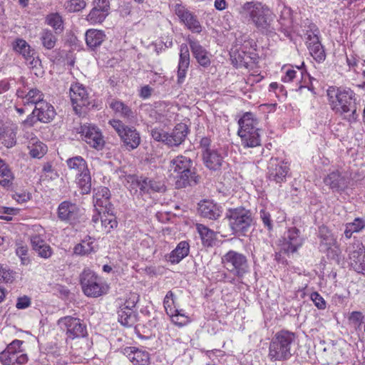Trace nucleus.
I'll return each instance as SVG.
<instances>
[{
	"label": "nucleus",
	"instance_id": "29",
	"mask_svg": "<svg viewBox=\"0 0 365 365\" xmlns=\"http://www.w3.org/2000/svg\"><path fill=\"white\" fill-rule=\"evenodd\" d=\"M322 245H324L327 250V255L331 259H337L341 254V250L336 244L335 239L331 235H322Z\"/></svg>",
	"mask_w": 365,
	"mask_h": 365
},
{
	"label": "nucleus",
	"instance_id": "45",
	"mask_svg": "<svg viewBox=\"0 0 365 365\" xmlns=\"http://www.w3.org/2000/svg\"><path fill=\"white\" fill-rule=\"evenodd\" d=\"M36 112H37L36 114H48L54 112V108L52 105L41 99L35 105V108L31 114H36Z\"/></svg>",
	"mask_w": 365,
	"mask_h": 365
},
{
	"label": "nucleus",
	"instance_id": "11",
	"mask_svg": "<svg viewBox=\"0 0 365 365\" xmlns=\"http://www.w3.org/2000/svg\"><path fill=\"white\" fill-rule=\"evenodd\" d=\"M81 284L88 297H98L105 293L99 278L91 270H84L81 275Z\"/></svg>",
	"mask_w": 365,
	"mask_h": 365
},
{
	"label": "nucleus",
	"instance_id": "54",
	"mask_svg": "<svg viewBox=\"0 0 365 365\" xmlns=\"http://www.w3.org/2000/svg\"><path fill=\"white\" fill-rule=\"evenodd\" d=\"M319 32L317 29L314 31H307V44L308 48H309V46H314V45L321 43L319 38Z\"/></svg>",
	"mask_w": 365,
	"mask_h": 365
},
{
	"label": "nucleus",
	"instance_id": "51",
	"mask_svg": "<svg viewBox=\"0 0 365 365\" xmlns=\"http://www.w3.org/2000/svg\"><path fill=\"white\" fill-rule=\"evenodd\" d=\"M150 133L153 138L158 142H163L165 144V138L167 137V133L164 132L162 129L158 127H153V125H150Z\"/></svg>",
	"mask_w": 365,
	"mask_h": 365
},
{
	"label": "nucleus",
	"instance_id": "39",
	"mask_svg": "<svg viewBox=\"0 0 365 365\" xmlns=\"http://www.w3.org/2000/svg\"><path fill=\"white\" fill-rule=\"evenodd\" d=\"M16 254L20 258L22 265H28L31 263L29 256V247L22 242H16Z\"/></svg>",
	"mask_w": 365,
	"mask_h": 365
},
{
	"label": "nucleus",
	"instance_id": "1",
	"mask_svg": "<svg viewBox=\"0 0 365 365\" xmlns=\"http://www.w3.org/2000/svg\"><path fill=\"white\" fill-rule=\"evenodd\" d=\"M238 12L242 19L251 21L262 34L272 35L275 34L277 31H281L286 36H289V26L282 22V19L275 21L274 13L261 2H245L239 8Z\"/></svg>",
	"mask_w": 365,
	"mask_h": 365
},
{
	"label": "nucleus",
	"instance_id": "43",
	"mask_svg": "<svg viewBox=\"0 0 365 365\" xmlns=\"http://www.w3.org/2000/svg\"><path fill=\"white\" fill-rule=\"evenodd\" d=\"M311 56L317 61L322 62L324 61L326 54L324 49L321 43H319L314 46H309L308 48Z\"/></svg>",
	"mask_w": 365,
	"mask_h": 365
},
{
	"label": "nucleus",
	"instance_id": "57",
	"mask_svg": "<svg viewBox=\"0 0 365 365\" xmlns=\"http://www.w3.org/2000/svg\"><path fill=\"white\" fill-rule=\"evenodd\" d=\"M311 298L317 308L320 309L326 308V302L324 299L317 292L312 293Z\"/></svg>",
	"mask_w": 365,
	"mask_h": 365
},
{
	"label": "nucleus",
	"instance_id": "17",
	"mask_svg": "<svg viewBox=\"0 0 365 365\" xmlns=\"http://www.w3.org/2000/svg\"><path fill=\"white\" fill-rule=\"evenodd\" d=\"M303 238L300 236L299 230L296 227H291L287 230L283 243V250L287 253H294L302 245Z\"/></svg>",
	"mask_w": 365,
	"mask_h": 365
},
{
	"label": "nucleus",
	"instance_id": "63",
	"mask_svg": "<svg viewBox=\"0 0 365 365\" xmlns=\"http://www.w3.org/2000/svg\"><path fill=\"white\" fill-rule=\"evenodd\" d=\"M363 315L360 312H352L349 317V320L354 324H361L363 321Z\"/></svg>",
	"mask_w": 365,
	"mask_h": 365
},
{
	"label": "nucleus",
	"instance_id": "12",
	"mask_svg": "<svg viewBox=\"0 0 365 365\" xmlns=\"http://www.w3.org/2000/svg\"><path fill=\"white\" fill-rule=\"evenodd\" d=\"M58 323L66 329L67 336L71 339L84 337L87 334L85 324L78 318L66 316L59 319Z\"/></svg>",
	"mask_w": 365,
	"mask_h": 365
},
{
	"label": "nucleus",
	"instance_id": "35",
	"mask_svg": "<svg viewBox=\"0 0 365 365\" xmlns=\"http://www.w3.org/2000/svg\"><path fill=\"white\" fill-rule=\"evenodd\" d=\"M320 345L323 351L327 354V356L330 359H336L342 355L341 349L339 344L334 342L326 344L325 341H321Z\"/></svg>",
	"mask_w": 365,
	"mask_h": 365
},
{
	"label": "nucleus",
	"instance_id": "4",
	"mask_svg": "<svg viewBox=\"0 0 365 365\" xmlns=\"http://www.w3.org/2000/svg\"><path fill=\"white\" fill-rule=\"evenodd\" d=\"M327 96L331 108L335 113L342 114L351 112V114L356 113L354 93L351 89L341 90L331 87L327 90Z\"/></svg>",
	"mask_w": 365,
	"mask_h": 365
},
{
	"label": "nucleus",
	"instance_id": "7",
	"mask_svg": "<svg viewBox=\"0 0 365 365\" xmlns=\"http://www.w3.org/2000/svg\"><path fill=\"white\" fill-rule=\"evenodd\" d=\"M229 225L235 232H244L247 230L252 222V217L250 210L242 207L229 209L226 213Z\"/></svg>",
	"mask_w": 365,
	"mask_h": 365
},
{
	"label": "nucleus",
	"instance_id": "32",
	"mask_svg": "<svg viewBox=\"0 0 365 365\" xmlns=\"http://www.w3.org/2000/svg\"><path fill=\"white\" fill-rule=\"evenodd\" d=\"M14 176L9 165L0 159V185L9 187L12 185Z\"/></svg>",
	"mask_w": 365,
	"mask_h": 365
},
{
	"label": "nucleus",
	"instance_id": "60",
	"mask_svg": "<svg viewBox=\"0 0 365 365\" xmlns=\"http://www.w3.org/2000/svg\"><path fill=\"white\" fill-rule=\"evenodd\" d=\"M351 230L355 232L361 231L365 227V222L361 218H356L353 222L348 223Z\"/></svg>",
	"mask_w": 365,
	"mask_h": 365
},
{
	"label": "nucleus",
	"instance_id": "52",
	"mask_svg": "<svg viewBox=\"0 0 365 365\" xmlns=\"http://www.w3.org/2000/svg\"><path fill=\"white\" fill-rule=\"evenodd\" d=\"M110 107L115 113H120V114H128L130 109L123 102L118 101H113L110 103Z\"/></svg>",
	"mask_w": 365,
	"mask_h": 365
},
{
	"label": "nucleus",
	"instance_id": "25",
	"mask_svg": "<svg viewBox=\"0 0 365 365\" xmlns=\"http://www.w3.org/2000/svg\"><path fill=\"white\" fill-rule=\"evenodd\" d=\"M198 212L202 217L210 220L217 219L221 212L218 206L209 200H204L198 204Z\"/></svg>",
	"mask_w": 365,
	"mask_h": 365
},
{
	"label": "nucleus",
	"instance_id": "62",
	"mask_svg": "<svg viewBox=\"0 0 365 365\" xmlns=\"http://www.w3.org/2000/svg\"><path fill=\"white\" fill-rule=\"evenodd\" d=\"M30 304V298L27 296H24L22 297L18 298L16 307L17 309H21L29 307Z\"/></svg>",
	"mask_w": 365,
	"mask_h": 365
},
{
	"label": "nucleus",
	"instance_id": "8",
	"mask_svg": "<svg viewBox=\"0 0 365 365\" xmlns=\"http://www.w3.org/2000/svg\"><path fill=\"white\" fill-rule=\"evenodd\" d=\"M70 97L73 110L76 114L87 113L89 111L90 106H94L89 100L86 88L79 83L71 85Z\"/></svg>",
	"mask_w": 365,
	"mask_h": 365
},
{
	"label": "nucleus",
	"instance_id": "6",
	"mask_svg": "<svg viewBox=\"0 0 365 365\" xmlns=\"http://www.w3.org/2000/svg\"><path fill=\"white\" fill-rule=\"evenodd\" d=\"M224 267L238 278H242L248 272L249 265L246 256L234 250H230L222 257Z\"/></svg>",
	"mask_w": 365,
	"mask_h": 365
},
{
	"label": "nucleus",
	"instance_id": "26",
	"mask_svg": "<svg viewBox=\"0 0 365 365\" xmlns=\"http://www.w3.org/2000/svg\"><path fill=\"white\" fill-rule=\"evenodd\" d=\"M190 64L189 50L185 44L180 46V60L178 71V83H182L186 76V71Z\"/></svg>",
	"mask_w": 365,
	"mask_h": 365
},
{
	"label": "nucleus",
	"instance_id": "56",
	"mask_svg": "<svg viewBox=\"0 0 365 365\" xmlns=\"http://www.w3.org/2000/svg\"><path fill=\"white\" fill-rule=\"evenodd\" d=\"M93 9H99L103 11H110V2L108 0H93Z\"/></svg>",
	"mask_w": 365,
	"mask_h": 365
},
{
	"label": "nucleus",
	"instance_id": "2",
	"mask_svg": "<svg viewBox=\"0 0 365 365\" xmlns=\"http://www.w3.org/2000/svg\"><path fill=\"white\" fill-rule=\"evenodd\" d=\"M192 166V162L190 158L184 155H178L170 161V176L175 180L176 188L195 185L198 182L199 176L191 170Z\"/></svg>",
	"mask_w": 365,
	"mask_h": 365
},
{
	"label": "nucleus",
	"instance_id": "61",
	"mask_svg": "<svg viewBox=\"0 0 365 365\" xmlns=\"http://www.w3.org/2000/svg\"><path fill=\"white\" fill-rule=\"evenodd\" d=\"M36 252L41 257L46 259L49 258L53 253L52 249L47 243L43 245V246H42L41 249L38 250Z\"/></svg>",
	"mask_w": 365,
	"mask_h": 365
},
{
	"label": "nucleus",
	"instance_id": "40",
	"mask_svg": "<svg viewBox=\"0 0 365 365\" xmlns=\"http://www.w3.org/2000/svg\"><path fill=\"white\" fill-rule=\"evenodd\" d=\"M78 175L79 176L78 183L82 190V192H89L91 187V178L88 169L79 173Z\"/></svg>",
	"mask_w": 365,
	"mask_h": 365
},
{
	"label": "nucleus",
	"instance_id": "49",
	"mask_svg": "<svg viewBox=\"0 0 365 365\" xmlns=\"http://www.w3.org/2000/svg\"><path fill=\"white\" fill-rule=\"evenodd\" d=\"M173 293L172 291H169L165 297L163 304L166 313L168 315H172L173 312H177V309L173 307L174 304Z\"/></svg>",
	"mask_w": 365,
	"mask_h": 365
},
{
	"label": "nucleus",
	"instance_id": "31",
	"mask_svg": "<svg viewBox=\"0 0 365 365\" xmlns=\"http://www.w3.org/2000/svg\"><path fill=\"white\" fill-rule=\"evenodd\" d=\"M349 259L352 266H357L359 264L363 268L365 264V253L363 248L360 247L359 245L355 247L352 245L349 247Z\"/></svg>",
	"mask_w": 365,
	"mask_h": 365
},
{
	"label": "nucleus",
	"instance_id": "15",
	"mask_svg": "<svg viewBox=\"0 0 365 365\" xmlns=\"http://www.w3.org/2000/svg\"><path fill=\"white\" fill-rule=\"evenodd\" d=\"M175 13L185 25V26L193 33H200L202 26L196 15L187 9L181 4H176Z\"/></svg>",
	"mask_w": 365,
	"mask_h": 365
},
{
	"label": "nucleus",
	"instance_id": "23",
	"mask_svg": "<svg viewBox=\"0 0 365 365\" xmlns=\"http://www.w3.org/2000/svg\"><path fill=\"white\" fill-rule=\"evenodd\" d=\"M189 45L192 55L196 58L197 63L203 67L209 66L211 62L209 53L206 49L198 41L195 40H189Z\"/></svg>",
	"mask_w": 365,
	"mask_h": 365
},
{
	"label": "nucleus",
	"instance_id": "24",
	"mask_svg": "<svg viewBox=\"0 0 365 365\" xmlns=\"http://www.w3.org/2000/svg\"><path fill=\"white\" fill-rule=\"evenodd\" d=\"M125 354L133 365H149L150 355L147 351H141L135 347H127Z\"/></svg>",
	"mask_w": 365,
	"mask_h": 365
},
{
	"label": "nucleus",
	"instance_id": "42",
	"mask_svg": "<svg viewBox=\"0 0 365 365\" xmlns=\"http://www.w3.org/2000/svg\"><path fill=\"white\" fill-rule=\"evenodd\" d=\"M93 244V241L91 240V237L88 240H84L81 243L75 246L74 253L81 255H88L94 250Z\"/></svg>",
	"mask_w": 365,
	"mask_h": 365
},
{
	"label": "nucleus",
	"instance_id": "46",
	"mask_svg": "<svg viewBox=\"0 0 365 365\" xmlns=\"http://www.w3.org/2000/svg\"><path fill=\"white\" fill-rule=\"evenodd\" d=\"M66 9L69 12H78L86 6V0H69L65 4Z\"/></svg>",
	"mask_w": 365,
	"mask_h": 365
},
{
	"label": "nucleus",
	"instance_id": "19",
	"mask_svg": "<svg viewBox=\"0 0 365 365\" xmlns=\"http://www.w3.org/2000/svg\"><path fill=\"white\" fill-rule=\"evenodd\" d=\"M110 197V193L108 187H100L97 189L93 196L96 212H98V210H101L102 212L112 210Z\"/></svg>",
	"mask_w": 365,
	"mask_h": 365
},
{
	"label": "nucleus",
	"instance_id": "13",
	"mask_svg": "<svg viewBox=\"0 0 365 365\" xmlns=\"http://www.w3.org/2000/svg\"><path fill=\"white\" fill-rule=\"evenodd\" d=\"M111 212L112 210L102 212L98 210V212L93 215L91 222L97 230L108 233L117 227L116 217Z\"/></svg>",
	"mask_w": 365,
	"mask_h": 365
},
{
	"label": "nucleus",
	"instance_id": "59",
	"mask_svg": "<svg viewBox=\"0 0 365 365\" xmlns=\"http://www.w3.org/2000/svg\"><path fill=\"white\" fill-rule=\"evenodd\" d=\"M148 183H149L150 191L164 192L165 190L164 184L160 181H155L150 179V181H148Z\"/></svg>",
	"mask_w": 365,
	"mask_h": 365
},
{
	"label": "nucleus",
	"instance_id": "50",
	"mask_svg": "<svg viewBox=\"0 0 365 365\" xmlns=\"http://www.w3.org/2000/svg\"><path fill=\"white\" fill-rule=\"evenodd\" d=\"M169 316L170 317L172 322L179 327L186 325L190 322L189 317L183 314H180L178 309L177 312H173V314Z\"/></svg>",
	"mask_w": 365,
	"mask_h": 365
},
{
	"label": "nucleus",
	"instance_id": "21",
	"mask_svg": "<svg viewBox=\"0 0 365 365\" xmlns=\"http://www.w3.org/2000/svg\"><path fill=\"white\" fill-rule=\"evenodd\" d=\"M188 128L185 123H178L175 125L173 132L169 134L167 133L165 144L169 146H178L180 145L187 136Z\"/></svg>",
	"mask_w": 365,
	"mask_h": 365
},
{
	"label": "nucleus",
	"instance_id": "5",
	"mask_svg": "<svg viewBox=\"0 0 365 365\" xmlns=\"http://www.w3.org/2000/svg\"><path fill=\"white\" fill-rule=\"evenodd\" d=\"M240 129L238 135L241 138L242 145L245 148H254L260 145L259 129L257 119L253 115H242L238 121Z\"/></svg>",
	"mask_w": 365,
	"mask_h": 365
},
{
	"label": "nucleus",
	"instance_id": "38",
	"mask_svg": "<svg viewBox=\"0 0 365 365\" xmlns=\"http://www.w3.org/2000/svg\"><path fill=\"white\" fill-rule=\"evenodd\" d=\"M118 320L124 326H132L135 317L133 310L120 307L118 311Z\"/></svg>",
	"mask_w": 365,
	"mask_h": 365
},
{
	"label": "nucleus",
	"instance_id": "3",
	"mask_svg": "<svg viewBox=\"0 0 365 365\" xmlns=\"http://www.w3.org/2000/svg\"><path fill=\"white\" fill-rule=\"evenodd\" d=\"M296 336L293 332L282 330L277 332L269 346V357L271 361H284L292 356L291 346Z\"/></svg>",
	"mask_w": 365,
	"mask_h": 365
},
{
	"label": "nucleus",
	"instance_id": "64",
	"mask_svg": "<svg viewBox=\"0 0 365 365\" xmlns=\"http://www.w3.org/2000/svg\"><path fill=\"white\" fill-rule=\"evenodd\" d=\"M297 72L292 69H288L286 71L285 76L282 78L284 83H289L297 77Z\"/></svg>",
	"mask_w": 365,
	"mask_h": 365
},
{
	"label": "nucleus",
	"instance_id": "58",
	"mask_svg": "<svg viewBox=\"0 0 365 365\" xmlns=\"http://www.w3.org/2000/svg\"><path fill=\"white\" fill-rule=\"evenodd\" d=\"M30 241H31V244L33 250H35L36 252L38 250L41 249V247L43 246V245H45L46 243L38 235L31 236Z\"/></svg>",
	"mask_w": 365,
	"mask_h": 365
},
{
	"label": "nucleus",
	"instance_id": "9",
	"mask_svg": "<svg viewBox=\"0 0 365 365\" xmlns=\"http://www.w3.org/2000/svg\"><path fill=\"white\" fill-rule=\"evenodd\" d=\"M23 341L15 339L6 348L0 353V362L3 365H22L28 361L26 354H21V346Z\"/></svg>",
	"mask_w": 365,
	"mask_h": 365
},
{
	"label": "nucleus",
	"instance_id": "34",
	"mask_svg": "<svg viewBox=\"0 0 365 365\" xmlns=\"http://www.w3.org/2000/svg\"><path fill=\"white\" fill-rule=\"evenodd\" d=\"M196 228L202 240L203 244L207 246L212 245V243L215 239L216 233L213 230L209 229L207 227L202 224H197Z\"/></svg>",
	"mask_w": 365,
	"mask_h": 365
},
{
	"label": "nucleus",
	"instance_id": "47",
	"mask_svg": "<svg viewBox=\"0 0 365 365\" xmlns=\"http://www.w3.org/2000/svg\"><path fill=\"white\" fill-rule=\"evenodd\" d=\"M43 94L42 93L36 89L33 88L31 89L26 95H25V101L26 103L36 104L42 99Z\"/></svg>",
	"mask_w": 365,
	"mask_h": 365
},
{
	"label": "nucleus",
	"instance_id": "30",
	"mask_svg": "<svg viewBox=\"0 0 365 365\" xmlns=\"http://www.w3.org/2000/svg\"><path fill=\"white\" fill-rule=\"evenodd\" d=\"M189 249L190 246L187 242H180L178 245L177 247L170 254L168 260L172 264L180 262L184 257L187 256L189 253Z\"/></svg>",
	"mask_w": 365,
	"mask_h": 365
},
{
	"label": "nucleus",
	"instance_id": "36",
	"mask_svg": "<svg viewBox=\"0 0 365 365\" xmlns=\"http://www.w3.org/2000/svg\"><path fill=\"white\" fill-rule=\"evenodd\" d=\"M68 167L73 170L76 175L88 170L86 160L81 156L71 158L66 161Z\"/></svg>",
	"mask_w": 365,
	"mask_h": 365
},
{
	"label": "nucleus",
	"instance_id": "37",
	"mask_svg": "<svg viewBox=\"0 0 365 365\" xmlns=\"http://www.w3.org/2000/svg\"><path fill=\"white\" fill-rule=\"evenodd\" d=\"M108 14L109 11H103L92 9L86 16V20L91 25L100 24L104 21Z\"/></svg>",
	"mask_w": 365,
	"mask_h": 365
},
{
	"label": "nucleus",
	"instance_id": "27",
	"mask_svg": "<svg viewBox=\"0 0 365 365\" xmlns=\"http://www.w3.org/2000/svg\"><path fill=\"white\" fill-rule=\"evenodd\" d=\"M202 158L205 166L212 170H219L223 162V157L215 149L203 151Z\"/></svg>",
	"mask_w": 365,
	"mask_h": 365
},
{
	"label": "nucleus",
	"instance_id": "10",
	"mask_svg": "<svg viewBox=\"0 0 365 365\" xmlns=\"http://www.w3.org/2000/svg\"><path fill=\"white\" fill-rule=\"evenodd\" d=\"M109 123L129 150H133L138 147L140 143V136L135 128H129L120 120L115 119L109 120Z\"/></svg>",
	"mask_w": 365,
	"mask_h": 365
},
{
	"label": "nucleus",
	"instance_id": "44",
	"mask_svg": "<svg viewBox=\"0 0 365 365\" xmlns=\"http://www.w3.org/2000/svg\"><path fill=\"white\" fill-rule=\"evenodd\" d=\"M46 23L53 27L56 31H61L63 29V20L61 16L56 13L51 14L46 17Z\"/></svg>",
	"mask_w": 365,
	"mask_h": 365
},
{
	"label": "nucleus",
	"instance_id": "41",
	"mask_svg": "<svg viewBox=\"0 0 365 365\" xmlns=\"http://www.w3.org/2000/svg\"><path fill=\"white\" fill-rule=\"evenodd\" d=\"M40 38L43 46L47 49L53 48L57 41L56 36L49 30H43Z\"/></svg>",
	"mask_w": 365,
	"mask_h": 365
},
{
	"label": "nucleus",
	"instance_id": "20",
	"mask_svg": "<svg viewBox=\"0 0 365 365\" xmlns=\"http://www.w3.org/2000/svg\"><path fill=\"white\" fill-rule=\"evenodd\" d=\"M324 183L332 190L339 191L347 187L349 180L338 170L330 173L324 180Z\"/></svg>",
	"mask_w": 365,
	"mask_h": 365
},
{
	"label": "nucleus",
	"instance_id": "48",
	"mask_svg": "<svg viewBox=\"0 0 365 365\" xmlns=\"http://www.w3.org/2000/svg\"><path fill=\"white\" fill-rule=\"evenodd\" d=\"M53 120V115H30L23 121L25 125L32 126L37 121L48 123Z\"/></svg>",
	"mask_w": 365,
	"mask_h": 365
},
{
	"label": "nucleus",
	"instance_id": "53",
	"mask_svg": "<svg viewBox=\"0 0 365 365\" xmlns=\"http://www.w3.org/2000/svg\"><path fill=\"white\" fill-rule=\"evenodd\" d=\"M139 300V295L136 293H130L128 298L125 299L124 304L121 306L124 309H133L135 307L137 302Z\"/></svg>",
	"mask_w": 365,
	"mask_h": 365
},
{
	"label": "nucleus",
	"instance_id": "33",
	"mask_svg": "<svg viewBox=\"0 0 365 365\" xmlns=\"http://www.w3.org/2000/svg\"><path fill=\"white\" fill-rule=\"evenodd\" d=\"M28 148L32 158H41L47 153V146L41 141L31 139Z\"/></svg>",
	"mask_w": 365,
	"mask_h": 365
},
{
	"label": "nucleus",
	"instance_id": "18",
	"mask_svg": "<svg viewBox=\"0 0 365 365\" xmlns=\"http://www.w3.org/2000/svg\"><path fill=\"white\" fill-rule=\"evenodd\" d=\"M267 169L268 178L276 182H282L288 172V167L277 158L270 159Z\"/></svg>",
	"mask_w": 365,
	"mask_h": 365
},
{
	"label": "nucleus",
	"instance_id": "22",
	"mask_svg": "<svg viewBox=\"0 0 365 365\" xmlns=\"http://www.w3.org/2000/svg\"><path fill=\"white\" fill-rule=\"evenodd\" d=\"M79 209L75 203L62 202L58 207V217L61 221H73L77 219Z\"/></svg>",
	"mask_w": 365,
	"mask_h": 365
},
{
	"label": "nucleus",
	"instance_id": "55",
	"mask_svg": "<svg viewBox=\"0 0 365 365\" xmlns=\"http://www.w3.org/2000/svg\"><path fill=\"white\" fill-rule=\"evenodd\" d=\"M13 279V272L0 264V282H11Z\"/></svg>",
	"mask_w": 365,
	"mask_h": 365
},
{
	"label": "nucleus",
	"instance_id": "14",
	"mask_svg": "<svg viewBox=\"0 0 365 365\" xmlns=\"http://www.w3.org/2000/svg\"><path fill=\"white\" fill-rule=\"evenodd\" d=\"M83 140L91 147L101 150L105 145V140L100 129L93 125L81 127Z\"/></svg>",
	"mask_w": 365,
	"mask_h": 365
},
{
	"label": "nucleus",
	"instance_id": "16",
	"mask_svg": "<svg viewBox=\"0 0 365 365\" xmlns=\"http://www.w3.org/2000/svg\"><path fill=\"white\" fill-rule=\"evenodd\" d=\"M13 48L16 52L21 53L24 57L33 68L41 66V60L38 56H35V51L31 48V46L25 40L21 38L16 39L13 44Z\"/></svg>",
	"mask_w": 365,
	"mask_h": 365
},
{
	"label": "nucleus",
	"instance_id": "28",
	"mask_svg": "<svg viewBox=\"0 0 365 365\" xmlns=\"http://www.w3.org/2000/svg\"><path fill=\"white\" fill-rule=\"evenodd\" d=\"M85 36L87 46L92 49L100 46L106 37L104 31L93 29L87 30Z\"/></svg>",
	"mask_w": 365,
	"mask_h": 365
}]
</instances>
